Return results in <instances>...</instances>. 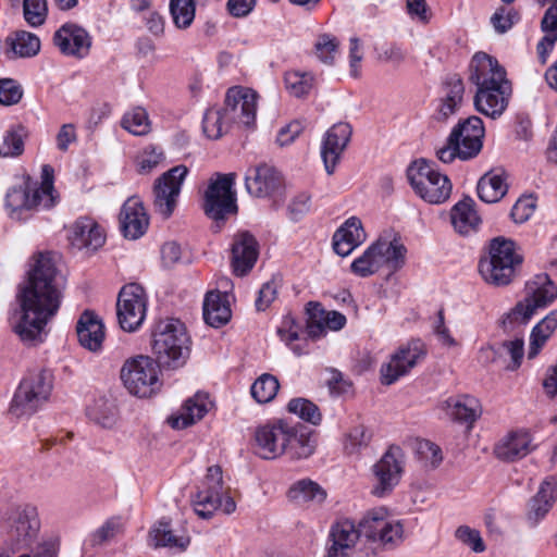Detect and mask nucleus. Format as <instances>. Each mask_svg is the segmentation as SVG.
<instances>
[{
  "label": "nucleus",
  "instance_id": "obj_3",
  "mask_svg": "<svg viewBox=\"0 0 557 557\" xmlns=\"http://www.w3.org/2000/svg\"><path fill=\"white\" fill-rule=\"evenodd\" d=\"M469 81L475 85L473 104H508L512 84L498 61L485 52H476L469 64Z\"/></svg>",
  "mask_w": 557,
  "mask_h": 557
},
{
  "label": "nucleus",
  "instance_id": "obj_19",
  "mask_svg": "<svg viewBox=\"0 0 557 557\" xmlns=\"http://www.w3.org/2000/svg\"><path fill=\"white\" fill-rule=\"evenodd\" d=\"M52 40L61 54L77 60L86 58L92 45L89 33L81 25L70 22L55 30Z\"/></svg>",
  "mask_w": 557,
  "mask_h": 557
},
{
  "label": "nucleus",
  "instance_id": "obj_24",
  "mask_svg": "<svg viewBox=\"0 0 557 557\" xmlns=\"http://www.w3.org/2000/svg\"><path fill=\"white\" fill-rule=\"evenodd\" d=\"M259 256L258 242L249 232H239L232 244V267L234 273L244 276L253 268Z\"/></svg>",
  "mask_w": 557,
  "mask_h": 557
},
{
  "label": "nucleus",
  "instance_id": "obj_52",
  "mask_svg": "<svg viewBox=\"0 0 557 557\" xmlns=\"http://www.w3.org/2000/svg\"><path fill=\"white\" fill-rule=\"evenodd\" d=\"M170 11L175 25L180 28H186L195 18L194 0H171Z\"/></svg>",
  "mask_w": 557,
  "mask_h": 557
},
{
  "label": "nucleus",
  "instance_id": "obj_56",
  "mask_svg": "<svg viewBox=\"0 0 557 557\" xmlns=\"http://www.w3.org/2000/svg\"><path fill=\"white\" fill-rule=\"evenodd\" d=\"M258 99L259 95L252 88L233 86L226 91L224 104H256Z\"/></svg>",
  "mask_w": 557,
  "mask_h": 557
},
{
  "label": "nucleus",
  "instance_id": "obj_2",
  "mask_svg": "<svg viewBox=\"0 0 557 557\" xmlns=\"http://www.w3.org/2000/svg\"><path fill=\"white\" fill-rule=\"evenodd\" d=\"M404 525L398 520L391 519L385 508H375L367 512L359 527L348 520H339L331 528L326 557H349L360 536L371 543L394 547L403 542Z\"/></svg>",
  "mask_w": 557,
  "mask_h": 557
},
{
  "label": "nucleus",
  "instance_id": "obj_13",
  "mask_svg": "<svg viewBox=\"0 0 557 557\" xmlns=\"http://www.w3.org/2000/svg\"><path fill=\"white\" fill-rule=\"evenodd\" d=\"M147 298L140 285L131 283L122 287L117 297L116 314L124 331H136L145 320Z\"/></svg>",
  "mask_w": 557,
  "mask_h": 557
},
{
  "label": "nucleus",
  "instance_id": "obj_32",
  "mask_svg": "<svg viewBox=\"0 0 557 557\" xmlns=\"http://www.w3.org/2000/svg\"><path fill=\"white\" fill-rule=\"evenodd\" d=\"M209 406L210 401L208 395L197 393L184 403L180 414L171 417L169 422L174 429H185L201 420L208 412Z\"/></svg>",
  "mask_w": 557,
  "mask_h": 557
},
{
  "label": "nucleus",
  "instance_id": "obj_45",
  "mask_svg": "<svg viewBox=\"0 0 557 557\" xmlns=\"http://www.w3.org/2000/svg\"><path fill=\"white\" fill-rule=\"evenodd\" d=\"M285 87L288 92L297 98L310 94L314 86V76L309 72L288 71L284 76Z\"/></svg>",
  "mask_w": 557,
  "mask_h": 557
},
{
  "label": "nucleus",
  "instance_id": "obj_41",
  "mask_svg": "<svg viewBox=\"0 0 557 557\" xmlns=\"http://www.w3.org/2000/svg\"><path fill=\"white\" fill-rule=\"evenodd\" d=\"M556 327L557 310H554L533 327L530 336V348L528 352L529 359H533L537 356L541 348L545 345L546 341L550 337Z\"/></svg>",
  "mask_w": 557,
  "mask_h": 557
},
{
  "label": "nucleus",
  "instance_id": "obj_62",
  "mask_svg": "<svg viewBox=\"0 0 557 557\" xmlns=\"http://www.w3.org/2000/svg\"><path fill=\"white\" fill-rule=\"evenodd\" d=\"M302 122L294 120L278 129L275 144L281 148L288 147L302 133Z\"/></svg>",
  "mask_w": 557,
  "mask_h": 557
},
{
  "label": "nucleus",
  "instance_id": "obj_1",
  "mask_svg": "<svg viewBox=\"0 0 557 557\" xmlns=\"http://www.w3.org/2000/svg\"><path fill=\"white\" fill-rule=\"evenodd\" d=\"M65 278L57 269L50 252H39L32 259L27 280L16 294L17 308L10 324L18 338L27 345L42 342V331L58 312Z\"/></svg>",
  "mask_w": 557,
  "mask_h": 557
},
{
  "label": "nucleus",
  "instance_id": "obj_21",
  "mask_svg": "<svg viewBox=\"0 0 557 557\" xmlns=\"http://www.w3.org/2000/svg\"><path fill=\"white\" fill-rule=\"evenodd\" d=\"M351 134V126L345 122L334 124L325 133L321 145V157L327 174L334 173L343 152L350 141Z\"/></svg>",
  "mask_w": 557,
  "mask_h": 557
},
{
  "label": "nucleus",
  "instance_id": "obj_39",
  "mask_svg": "<svg viewBox=\"0 0 557 557\" xmlns=\"http://www.w3.org/2000/svg\"><path fill=\"white\" fill-rule=\"evenodd\" d=\"M29 136V131L21 123L10 125L3 133L0 143L1 158H18L24 153L25 139Z\"/></svg>",
  "mask_w": 557,
  "mask_h": 557
},
{
  "label": "nucleus",
  "instance_id": "obj_7",
  "mask_svg": "<svg viewBox=\"0 0 557 557\" xmlns=\"http://www.w3.org/2000/svg\"><path fill=\"white\" fill-rule=\"evenodd\" d=\"M407 177L414 193L429 203H443L451 194L453 185L447 175L425 159L413 161L407 169Z\"/></svg>",
  "mask_w": 557,
  "mask_h": 557
},
{
  "label": "nucleus",
  "instance_id": "obj_55",
  "mask_svg": "<svg viewBox=\"0 0 557 557\" xmlns=\"http://www.w3.org/2000/svg\"><path fill=\"white\" fill-rule=\"evenodd\" d=\"M520 20L519 12L513 8L500 7L491 16V24L498 34L508 32Z\"/></svg>",
  "mask_w": 557,
  "mask_h": 557
},
{
  "label": "nucleus",
  "instance_id": "obj_61",
  "mask_svg": "<svg viewBox=\"0 0 557 557\" xmlns=\"http://www.w3.org/2000/svg\"><path fill=\"white\" fill-rule=\"evenodd\" d=\"M278 287L280 280L276 277H272L270 281L262 284L255 302L258 311H264L271 306L277 297Z\"/></svg>",
  "mask_w": 557,
  "mask_h": 557
},
{
  "label": "nucleus",
  "instance_id": "obj_36",
  "mask_svg": "<svg viewBox=\"0 0 557 557\" xmlns=\"http://www.w3.org/2000/svg\"><path fill=\"white\" fill-rule=\"evenodd\" d=\"M149 539L153 547H169V548H178L184 550L190 543V539L188 535L184 533H177L171 527V523L165 520H160L156 523L151 530L149 531Z\"/></svg>",
  "mask_w": 557,
  "mask_h": 557
},
{
  "label": "nucleus",
  "instance_id": "obj_42",
  "mask_svg": "<svg viewBox=\"0 0 557 557\" xmlns=\"http://www.w3.org/2000/svg\"><path fill=\"white\" fill-rule=\"evenodd\" d=\"M288 496L296 503L321 504L326 498V492L309 479H304L292 485Z\"/></svg>",
  "mask_w": 557,
  "mask_h": 557
},
{
  "label": "nucleus",
  "instance_id": "obj_35",
  "mask_svg": "<svg viewBox=\"0 0 557 557\" xmlns=\"http://www.w3.org/2000/svg\"><path fill=\"white\" fill-rule=\"evenodd\" d=\"M450 220L454 228L461 235H468L475 231L481 222L474 210V201L465 197L458 201L450 211Z\"/></svg>",
  "mask_w": 557,
  "mask_h": 557
},
{
  "label": "nucleus",
  "instance_id": "obj_47",
  "mask_svg": "<svg viewBox=\"0 0 557 557\" xmlns=\"http://www.w3.org/2000/svg\"><path fill=\"white\" fill-rule=\"evenodd\" d=\"M124 129L135 136H143L150 132V121L144 107H133L121 121Z\"/></svg>",
  "mask_w": 557,
  "mask_h": 557
},
{
  "label": "nucleus",
  "instance_id": "obj_11",
  "mask_svg": "<svg viewBox=\"0 0 557 557\" xmlns=\"http://www.w3.org/2000/svg\"><path fill=\"white\" fill-rule=\"evenodd\" d=\"M159 363L148 356L126 360L121 369V380L134 396L146 398L160 388Z\"/></svg>",
  "mask_w": 557,
  "mask_h": 557
},
{
  "label": "nucleus",
  "instance_id": "obj_46",
  "mask_svg": "<svg viewBox=\"0 0 557 557\" xmlns=\"http://www.w3.org/2000/svg\"><path fill=\"white\" fill-rule=\"evenodd\" d=\"M123 530L124 525L121 518L112 517L89 535L87 544L91 547L106 545L122 534Z\"/></svg>",
  "mask_w": 557,
  "mask_h": 557
},
{
  "label": "nucleus",
  "instance_id": "obj_6",
  "mask_svg": "<svg viewBox=\"0 0 557 557\" xmlns=\"http://www.w3.org/2000/svg\"><path fill=\"white\" fill-rule=\"evenodd\" d=\"M53 169L46 164L41 169V183L27 178L23 185L12 187L5 197L11 214L23 210L50 209L55 205Z\"/></svg>",
  "mask_w": 557,
  "mask_h": 557
},
{
  "label": "nucleus",
  "instance_id": "obj_40",
  "mask_svg": "<svg viewBox=\"0 0 557 557\" xmlns=\"http://www.w3.org/2000/svg\"><path fill=\"white\" fill-rule=\"evenodd\" d=\"M228 107H209L203 113L202 131L210 139H219L231 125Z\"/></svg>",
  "mask_w": 557,
  "mask_h": 557
},
{
  "label": "nucleus",
  "instance_id": "obj_8",
  "mask_svg": "<svg viewBox=\"0 0 557 557\" xmlns=\"http://www.w3.org/2000/svg\"><path fill=\"white\" fill-rule=\"evenodd\" d=\"M51 391L52 376L49 371L32 372L21 381L9 410L17 418L32 416L48 401Z\"/></svg>",
  "mask_w": 557,
  "mask_h": 557
},
{
  "label": "nucleus",
  "instance_id": "obj_31",
  "mask_svg": "<svg viewBox=\"0 0 557 557\" xmlns=\"http://www.w3.org/2000/svg\"><path fill=\"white\" fill-rule=\"evenodd\" d=\"M556 484L550 481H544L537 493L529 500L527 521L531 527H535L545 518L556 500Z\"/></svg>",
  "mask_w": 557,
  "mask_h": 557
},
{
  "label": "nucleus",
  "instance_id": "obj_14",
  "mask_svg": "<svg viewBox=\"0 0 557 557\" xmlns=\"http://www.w3.org/2000/svg\"><path fill=\"white\" fill-rule=\"evenodd\" d=\"M187 173L188 169L185 165H177L162 174L154 182V210L164 219H169L173 214Z\"/></svg>",
  "mask_w": 557,
  "mask_h": 557
},
{
  "label": "nucleus",
  "instance_id": "obj_37",
  "mask_svg": "<svg viewBox=\"0 0 557 557\" xmlns=\"http://www.w3.org/2000/svg\"><path fill=\"white\" fill-rule=\"evenodd\" d=\"M541 30L544 36L537 44L536 50L541 62L546 63L557 41V0H554L545 11L541 21Z\"/></svg>",
  "mask_w": 557,
  "mask_h": 557
},
{
  "label": "nucleus",
  "instance_id": "obj_38",
  "mask_svg": "<svg viewBox=\"0 0 557 557\" xmlns=\"http://www.w3.org/2000/svg\"><path fill=\"white\" fill-rule=\"evenodd\" d=\"M231 309L224 297L218 292H209L203 301V319L212 327H221L231 319Z\"/></svg>",
  "mask_w": 557,
  "mask_h": 557
},
{
  "label": "nucleus",
  "instance_id": "obj_34",
  "mask_svg": "<svg viewBox=\"0 0 557 557\" xmlns=\"http://www.w3.org/2000/svg\"><path fill=\"white\" fill-rule=\"evenodd\" d=\"M445 408L451 419L468 425H472L482 413L480 401L469 395L448 398Z\"/></svg>",
  "mask_w": 557,
  "mask_h": 557
},
{
  "label": "nucleus",
  "instance_id": "obj_50",
  "mask_svg": "<svg viewBox=\"0 0 557 557\" xmlns=\"http://www.w3.org/2000/svg\"><path fill=\"white\" fill-rule=\"evenodd\" d=\"M287 409L289 412L311 424L317 425L321 421V412L318 406L309 399L294 398L288 403Z\"/></svg>",
  "mask_w": 557,
  "mask_h": 557
},
{
  "label": "nucleus",
  "instance_id": "obj_60",
  "mask_svg": "<svg viewBox=\"0 0 557 557\" xmlns=\"http://www.w3.org/2000/svg\"><path fill=\"white\" fill-rule=\"evenodd\" d=\"M455 536L462 544L469 546L474 553H483L486 548L480 532L468 525H460Z\"/></svg>",
  "mask_w": 557,
  "mask_h": 557
},
{
  "label": "nucleus",
  "instance_id": "obj_28",
  "mask_svg": "<svg viewBox=\"0 0 557 557\" xmlns=\"http://www.w3.org/2000/svg\"><path fill=\"white\" fill-rule=\"evenodd\" d=\"M533 448L528 432H511L496 444L494 453L499 460L513 462L524 458Z\"/></svg>",
  "mask_w": 557,
  "mask_h": 557
},
{
  "label": "nucleus",
  "instance_id": "obj_5",
  "mask_svg": "<svg viewBox=\"0 0 557 557\" xmlns=\"http://www.w3.org/2000/svg\"><path fill=\"white\" fill-rule=\"evenodd\" d=\"M522 260L515 242L498 236L490 242L487 255L480 259L479 272L486 283L506 286L512 282Z\"/></svg>",
  "mask_w": 557,
  "mask_h": 557
},
{
  "label": "nucleus",
  "instance_id": "obj_17",
  "mask_svg": "<svg viewBox=\"0 0 557 557\" xmlns=\"http://www.w3.org/2000/svg\"><path fill=\"white\" fill-rule=\"evenodd\" d=\"M403 451L398 446H391L382 458L373 466L376 483L372 494L383 497L391 493L399 483L403 472Z\"/></svg>",
  "mask_w": 557,
  "mask_h": 557
},
{
  "label": "nucleus",
  "instance_id": "obj_51",
  "mask_svg": "<svg viewBox=\"0 0 557 557\" xmlns=\"http://www.w3.org/2000/svg\"><path fill=\"white\" fill-rule=\"evenodd\" d=\"M314 450L310 438L304 434L297 435L295 430L292 428L288 438V445L284 454L290 459H302L308 458Z\"/></svg>",
  "mask_w": 557,
  "mask_h": 557
},
{
  "label": "nucleus",
  "instance_id": "obj_27",
  "mask_svg": "<svg viewBox=\"0 0 557 557\" xmlns=\"http://www.w3.org/2000/svg\"><path fill=\"white\" fill-rule=\"evenodd\" d=\"M70 240L79 250L96 251L104 244L106 236L94 220L81 218L72 226Z\"/></svg>",
  "mask_w": 557,
  "mask_h": 557
},
{
  "label": "nucleus",
  "instance_id": "obj_9",
  "mask_svg": "<svg viewBox=\"0 0 557 557\" xmlns=\"http://www.w3.org/2000/svg\"><path fill=\"white\" fill-rule=\"evenodd\" d=\"M528 295L503 320L505 329L507 324H525L539 308H545L557 297V287L546 273L536 274L527 283Z\"/></svg>",
  "mask_w": 557,
  "mask_h": 557
},
{
  "label": "nucleus",
  "instance_id": "obj_54",
  "mask_svg": "<svg viewBox=\"0 0 557 557\" xmlns=\"http://www.w3.org/2000/svg\"><path fill=\"white\" fill-rule=\"evenodd\" d=\"M371 438L372 433L364 425H356L346 436L345 451L349 455L358 454L361 449L368 447Z\"/></svg>",
  "mask_w": 557,
  "mask_h": 557
},
{
  "label": "nucleus",
  "instance_id": "obj_18",
  "mask_svg": "<svg viewBox=\"0 0 557 557\" xmlns=\"http://www.w3.org/2000/svg\"><path fill=\"white\" fill-rule=\"evenodd\" d=\"M223 475L220 466H211L202 482L201 488L193 500L195 512L202 519H210L221 505Z\"/></svg>",
  "mask_w": 557,
  "mask_h": 557
},
{
  "label": "nucleus",
  "instance_id": "obj_25",
  "mask_svg": "<svg viewBox=\"0 0 557 557\" xmlns=\"http://www.w3.org/2000/svg\"><path fill=\"white\" fill-rule=\"evenodd\" d=\"M120 224L123 235L129 239L141 237L149 225V219L137 198L127 199L120 212Z\"/></svg>",
  "mask_w": 557,
  "mask_h": 557
},
{
  "label": "nucleus",
  "instance_id": "obj_44",
  "mask_svg": "<svg viewBox=\"0 0 557 557\" xmlns=\"http://www.w3.org/2000/svg\"><path fill=\"white\" fill-rule=\"evenodd\" d=\"M86 414L89 420L99 424L102 428H111L116 422V407L107 398H98L90 404L86 409Z\"/></svg>",
  "mask_w": 557,
  "mask_h": 557
},
{
  "label": "nucleus",
  "instance_id": "obj_10",
  "mask_svg": "<svg viewBox=\"0 0 557 557\" xmlns=\"http://www.w3.org/2000/svg\"><path fill=\"white\" fill-rule=\"evenodd\" d=\"M235 178V173H215L205 190L202 209L216 223V227L227 215L237 212L236 194L233 190Z\"/></svg>",
  "mask_w": 557,
  "mask_h": 557
},
{
  "label": "nucleus",
  "instance_id": "obj_58",
  "mask_svg": "<svg viewBox=\"0 0 557 557\" xmlns=\"http://www.w3.org/2000/svg\"><path fill=\"white\" fill-rule=\"evenodd\" d=\"M24 17L32 26L41 25L45 22L47 13L46 0H24Z\"/></svg>",
  "mask_w": 557,
  "mask_h": 557
},
{
  "label": "nucleus",
  "instance_id": "obj_64",
  "mask_svg": "<svg viewBox=\"0 0 557 557\" xmlns=\"http://www.w3.org/2000/svg\"><path fill=\"white\" fill-rule=\"evenodd\" d=\"M163 160L162 149L148 146L144 149L143 153L138 158V165L140 173H149L157 168Z\"/></svg>",
  "mask_w": 557,
  "mask_h": 557
},
{
  "label": "nucleus",
  "instance_id": "obj_53",
  "mask_svg": "<svg viewBox=\"0 0 557 557\" xmlns=\"http://www.w3.org/2000/svg\"><path fill=\"white\" fill-rule=\"evenodd\" d=\"M350 268L356 275L361 277H368L377 272L381 267L376 259L375 248L372 245L368 247L362 256L354 260Z\"/></svg>",
  "mask_w": 557,
  "mask_h": 557
},
{
  "label": "nucleus",
  "instance_id": "obj_4",
  "mask_svg": "<svg viewBox=\"0 0 557 557\" xmlns=\"http://www.w3.org/2000/svg\"><path fill=\"white\" fill-rule=\"evenodd\" d=\"M189 337L184 323L177 319L158 321L152 330V352L160 367L177 369L189 357Z\"/></svg>",
  "mask_w": 557,
  "mask_h": 557
},
{
  "label": "nucleus",
  "instance_id": "obj_15",
  "mask_svg": "<svg viewBox=\"0 0 557 557\" xmlns=\"http://www.w3.org/2000/svg\"><path fill=\"white\" fill-rule=\"evenodd\" d=\"M425 347L420 339H411L403 345L391 357V360L381 368V380L385 385L395 383L407 374L416 364L425 357Z\"/></svg>",
  "mask_w": 557,
  "mask_h": 557
},
{
  "label": "nucleus",
  "instance_id": "obj_59",
  "mask_svg": "<svg viewBox=\"0 0 557 557\" xmlns=\"http://www.w3.org/2000/svg\"><path fill=\"white\" fill-rule=\"evenodd\" d=\"M465 86L458 75H451L446 78L443 85V95L445 104H459L463 101Z\"/></svg>",
  "mask_w": 557,
  "mask_h": 557
},
{
  "label": "nucleus",
  "instance_id": "obj_22",
  "mask_svg": "<svg viewBox=\"0 0 557 557\" xmlns=\"http://www.w3.org/2000/svg\"><path fill=\"white\" fill-rule=\"evenodd\" d=\"M307 335L313 339L325 334L326 330L339 331L346 324V317L338 311H326L320 302L310 301L307 307Z\"/></svg>",
  "mask_w": 557,
  "mask_h": 557
},
{
  "label": "nucleus",
  "instance_id": "obj_26",
  "mask_svg": "<svg viewBox=\"0 0 557 557\" xmlns=\"http://www.w3.org/2000/svg\"><path fill=\"white\" fill-rule=\"evenodd\" d=\"M76 334L82 347L97 352L104 339V325L98 314L85 310L76 322Z\"/></svg>",
  "mask_w": 557,
  "mask_h": 557
},
{
  "label": "nucleus",
  "instance_id": "obj_49",
  "mask_svg": "<svg viewBox=\"0 0 557 557\" xmlns=\"http://www.w3.org/2000/svg\"><path fill=\"white\" fill-rule=\"evenodd\" d=\"M338 39L330 34H321L314 42L315 57L325 64H333L338 53Z\"/></svg>",
  "mask_w": 557,
  "mask_h": 557
},
{
  "label": "nucleus",
  "instance_id": "obj_29",
  "mask_svg": "<svg viewBox=\"0 0 557 557\" xmlns=\"http://www.w3.org/2000/svg\"><path fill=\"white\" fill-rule=\"evenodd\" d=\"M366 238L361 221L358 218H349L334 234L333 249L342 256H348Z\"/></svg>",
  "mask_w": 557,
  "mask_h": 557
},
{
  "label": "nucleus",
  "instance_id": "obj_23",
  "mask_svg": "<svg viewBox=\"0 0 557 557\" xmlns=\"http://www.w3.org/2000/svg\"><path fill=\"white\" fill-rule=\"evenodd\" d=\"M282 185L280 173L268 164L248 169L245 176L247 191L255 197H269L276 193Z\"/></svg>",
  "mask_w": 557,
  "mask_h": 557
},
{
  "label": "nucleus",
  "instance_id": "obj_30",
  "mask_svg": "<svg viewBox=\"0 0 557 557\" xmlns=\"http://www.w3.org/2000/svg\"><path fill=\"white\" fill-rule=\"evenodd\" d=\"M507 177L508 174L500 168L485 173L478 182L479 198L486 203L498 202L508 191Z\"/></svg>",
  "mask_w": 557,
  "mask_h": 557
},
{
  "label": "nucleus",
  "instance_id": "obj_63",
  "mask_svg": "<svg viewBox=\"0 0 557 557\" xmlns=\"http://www.w3.org/2000/svg\"><path fill=\"white\" fill-rule=\"evenodd\" d=\"M535 199L532 196L519 198L513 205L510 216L516 223H523L534 213Z\"/></svg>",
  "mask_w": 557,
  "mask_h": 557
},
{
  "label": "nucleus",
  "instance_id": "obj_12",
  "mask_svg": "<svg viewBox=\"0 0 557 557\" xmlns=\"http://www.w3.org/2000/svg\"><path fill=\"white\" fill-rule=\"evenodd\" d=\"M5 523L13 550L29 547L40 529L37 508L28 504L11 507L5 512Z\"/></svg>",
  "mask_w": 557,
  "mask_h": 557
},
{
  "label": "nucleus",
  "instance_id": "obj_43",
  "mask_svg": "<svg viewBox=\"0 0 557 557\" xmlns=\"http://www.w3.org/2000/svg\"><path fill=\"white\" fill-rule=\"evenodd\" d=\"M15 55L29 58L36 55L40 50L39 38L29 32L17 30L7 39Z\"/></svg>",
  "mask_w": 557,
  "mask_h": 557
},
{
  "label": "nucleus",
  "instance_id": "obj_48",
  "mask_svg": "<svg viewBox=\"0 0 557 557\" xmlns=\"http://www.w3.org/2000/svg\"><path fill=\"white\" fill-rule=\"evenodd\" d=\"M278 388V380L272 374L264 373L253 382L250 393L257 403L267 404L273 400Z\"/></svg>",
  "mask_w": 557,
  "mask_h": 557
},
{
  "label": "nucleus",
  "instance_id": "obj_33",
  "mask_svg": "<svg viewBox=\"0 0 557 557\" xmlns=\"http://www.w3.org/2000/svg\"><path fill=\"white\" fill-rule=\"evenodd\" d=\"M375 248L376 259L382 268H386L391 273L398 271L406 263L407 248L398 239L377 240L372 244Z\"/></svg>",
  "mask_w": 557,
  "mask_h": 557
},
{
  "label": "nucleus",
  "instance_id": "obj_20",
  "mask_svg": "<svg viewBox=\"0 0 557 557\" xmlns=\"http://www.w3.org/2000/svg\"><path fill=\"white\" fill-rule=\"evenodd\" d=\"M292 428L278 421L259 426L255 432L256 454L263 459H274L284 454Z\"/></svg>",
  "mask_w": 557,
  "mask_h": 557
},
{
  "label": "nucleus",
  "instance_id": "obj_57",
  "mask_svg": "<svg viewBox=\"0 0 557 557\" xmlns=\"http://www.w3.org/2000/svg\"><path fill=\"white\" fill-rule=\"evenodd\" d=\"M23 97L22 85L13 78H0V104H17Z\"/></svg>",
  "mask_w": 557,
  "mask_h": 557
},
{
  "label": "nucleus",
  "instance_id": "obj_16",
  "mask_svg": "<svg viewBox=\"0 0 557 557\" xmlns=\"http://www.w3.org/2000/svg\"><path fill=\"white\" fill-rule=\"evenodd\" d=\"M483 122L479 116H469L460 121L448 136V143L460 150V160L475 158L482 150L484 138Z\"/></svg>",
  "mask_w": 557,
  "mask_h": 557
}]
</instances>
